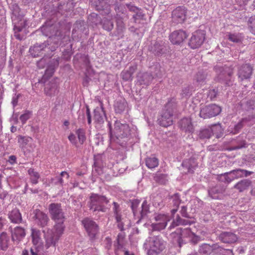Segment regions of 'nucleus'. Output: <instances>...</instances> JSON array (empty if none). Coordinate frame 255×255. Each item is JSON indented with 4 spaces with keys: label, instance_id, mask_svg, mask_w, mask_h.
<instances>
[{
    "label": "nucleus",
    "instance_id": "nucleus-22",
    "mask_svg": "<svg viewBox=\"0 0 255 255\" xmlns=\"http://www.w3.org/2000/svg\"><path fill=\"white\" fill-rule=\"evenodd\" d=\"M181 128L186 131L192 132L193 131V126L190 119L184 118L180 122Z\"/></svg>",
    "mask_w": 255,
    "mask_h": 255
},
{
    "label": "nucleus",
    "instance_id": "nucleus-41",
    "mask_svg": "<svg viewBox=\"0 0 255 255\" xmlns=\"http://www.w3.org/2000/svg\"><path fill=\"white\" fill-rule=\"evenodd\" d=\"M245 121V120H243L242 122L238 123L235 127V132L234 133H236V132H238L240 129H241L243 127V123Z\"/></svg>",
    "mask_w": 255,
    "mask_h": 255
},
{
    "label": "nucleus",
    "instance_id": "nucleus-43",
    "mask_svg": "<svg viewBox=\"0 0 255 255\" xmlns=\"http://www.w3.org/2000/svg\"><path fill=\"white\" fill-rule=\"evenodd\" d=\"M7 192L3 190H0V199L4 200L7 196Z\"/></svg>",
    "mask_w": 255,
    "mask_h": 255
},
{
    "label": "nucleus",
    "instance_id": "nucleus-46",
    "mask_svg": "<svg viewBox=\"0 0 255 255\" xmlns=\"http://www.w3.org/2000/svg\"><path fill=\"white\" fill-rule=\"evenodd\" d=\"M35 51H39V49H37L36 47H34V48H33V49L30 48V50H29L30 54H31L32 56H33L34 57H35V56H38V54L36 55V54H34V53H33V52H34Z\"/></svg>",
    "mask_w": 255,
    "mask_h": 255
},
{
    "label": "nucleus",
    "instance_id": "nucleus-33",
    "mask_svg": "<svg viewBox=\"0 0 255 255\" xmlns=\"http://www.w3.org/2000/svg\"><path fill=\"white\" fill-rule=\"evenodd\" d=\"M31 115V112L27 111L20 117V120L23 123H24L28 119L30 118Z\"/></svg>",
    "mask_w": 255,
    "mask_h": 255
},
{
    "label": "nucleus",
    "instance_id": "nucleus-21",
    "mask_svg": "<svg viewBox=\"0 0 255 255\" xmlns=\"http://www.w3.org/2000/svg\"><path fill=\"white\" fill-rule=\"evenodd\" d=\"M251 185V182L247 179L241 180L237 183L234 187L239 190L240 192H243L247 189Z\"/></svg>",
    "mask_w": 255,
    "mask_h": 255
},
{
    "label": "nucleus",
    "instance_id": "nucleus-26",
    "mask_svg": "<svg viewBox=\"0 0 255 255\" xmlns=\"http://www.w3.org/2000/svg\"><path fill=\"white\" fill-rule=\"evenodd\" d=\"M28 174L30 176V179L33 184H37L39 178V174L35 171L33 169L28 170Z\"/></svg>",
    "mask_w": 255,
    "mask_h": 255
},
{
    "label": "nucleus",
    "instance_id": "nucleus-55",
    "mask_svg": "<svg viewBox=\"0 0 255 255\" xmlns=\"http://www.w3.org/2000/svg\"><path fill=\"white\" fill-rule=\"evenodd\" d=\"M15 103H16V98H15L14 97H13L12 103H13V105L14 106H15Z\"/></svg>",
    "mask_w": 255,
    "mask_h": 255
},
{
    "label": "nucleus",
    "instance_id": "nucleus-54",
    "mask_svg": "<svg viewBox=\"0 0 255 255\" xmlns=\"http://www.w3.org/2000/svg\"><path fill=\"white\" fill-rule=\"evenodd\" d=\"M125 255H133L132 254H131V253H130L128 251H126L125 252Z\"/></svg>",
    "mask_w": 255,
    "mask_h": 255
},
{
    "label": "nucleus",
    "instance_id": "nucleus-58",
    "mask_svg": "<svg viewBox=\"0 0 255 255\" xmlns=\"http://www.w3.org/2000/svg\"><path fill=\"white\" fill-rule=\"evenodd\" d=\"M88 123L89 124H90L91 123V118H90V117L89 116V117H88Z\"/></svg>",
    "mask_w": 255,
    "mask_h": 255
},
{
    "label": "nucleus",
    "instance_id": "nucleus-37",
    "mask_svg": "<svg viewBox=\"0 0 255 255\" xmlns=\"http://www.w3.org/2000/svg\"><path fill=\"white\" fill-rule=\"evenodd\" d=\"M98 111L97 110H95L94 113V118L95 120H96L99 123H102L103 122V119L102 116L100 115V114H98Z\"/></svg>",
    "mask_w": 255,
    "mask_h": 255
},
{
    "label": "nucleus",
    "instance_id": "nucleus-61",
    "mask_svg": "<svg viewBox=\"0 0 255 255\" xmlns=\"http://www.w3.org/2000/svg\"><path fill=\"white\" fill-rule=\"evenodd\" d=\"M111 138H114V135L113 134L112 132H111Z\"/></svg>",
    "mask_w": 255,
    "mask_h": 255
},
{
    "label": "nucleus",
    "instance_id": "nucleus-23",
    "mask_svg": "<svg viewBox=\"0 0 255 255\" xmlns=\"http://www.w3.org/2000/svg\"><path fill=\"white\" fill-rule=\"evenodd\" d=\"M145 163L148 168L152 169L158 166V160L154 156H150L146 158Z\"/></svg>",
    "mask_w": 255,
    "mask_h": 255
},
{
    "label": "nucleus",
    "instance_id": "nucleus-5",
    "mask_svg": "<svg viewBox=\"0 0 255 255\" xmlns=\"http://www.w3.org/2000/svg\"><path fill=\"white\" fill-rule=\"evenodd\" d=\"M114 134L117 138H124L129 134V128L128 125L116 122L115 126Z\"/></svg>",
    "mask_w": 255,
    "mask_h": 255
},
{
    "label": "nucleus",
    "instance_id": "nucleus-63",
    "mask_svg": "<svg viewBox=\"0 0 255 255\" xmlns=\"http://www.w3.org/2000/svg\"><path fill=\"white\" fill-rule=\"evenodd\" d=\"M16 29H17V30H18V31H19V30H21V29H20V28H18L17 27V28H16Z\"/></svg>",
    "mask_w": 255,
    "mask_h": 255
},
{
    "label": "nucleus",
    "instance_id": "nucleus-60",
    "mask_svg": "<svg viewBox=\"0 0 255 255\" xmlns=\"http://www.w3.org/2000/svg\"><path fill=\"white\" fill-rule=\"evenodd\" d=\"M116 218H117V220L118 221H120V217H118V216H117L116 217Z\"/></svg>",
    "mask_w": 255,
    "mask_h": 255
},
{
    "label": "nucleus",
    "instance_id": "nucleus-12",
    "mask_svg": "<svg viewBox=\"0 0 255 255\" xmlns=\"http://www.w3.org/2000/svg\"><path fill=\"white\" fill-rule=\"evenodd\" d=\"M220 130L221 127L219 125H214L210 128L201 130L200 132L199 136L201 138H209L212 134Z\"/></svg>",
    "mask_w": 255,
    "mask_h": 255
},
{
    "label": "nucleus",
    "instance_id": "nucleus-52",
    "mask_svg": "<svg viewBox=\"0 0 255 255\" xmlns=\"http://www.w3.org/2000/svg\"><path fill=\"white\" fill-rule=\"evenodd\" d=\"M11 131L12 132H14L16 131V128L14 127L13 126H12L11 127Z\"/></svg>",
    "mask_w": 255,
    "mask_h": 255
},
{
    "label": "nucleus",
    "instance_id": "nucleus-62",
    "mask_svg": "<svg viewBox=\"0 0 255 255\" xmlns=\"http://www.w3.org/2000/svg\"><path fill=\"white\" fill-rule=\"evenodd\" d=\"M13 36L16 37V31L14 32Z\"/></svg>",
    "mask_w": 255,
    "mask_h": 255
},
{
    "label": "nucleus",
    "instance_id": "nucleus-34",
    "mask_svg": "<svg viewBox=\"0 0 255 255\" xmlns=\"http://www.w3.org/2000/svg\"><path fill=\"white\" fill-rule=\"evenodd\" d=\"M8 218L12 223H16V210L13 209L8 214Z\"/></svg>",
    "mask_w": 255,
    "mask_h": 255
},
{
    "label": "nucleus",
    "instance_id": "nucleus-38",
    "mask_svg": "<svg viewBox=\"0 0 255 255\" xmlns=\"http://www.w3.org/2000/svg\"><path fill=\"white\" fill-rule=\"evenodd\" d=\"M17 234H19L21 237H23L25 236V233L23 227H17Z\"/></svg>",
    "mask_w": 255,
    "mask_h": 255
},
{
    "label": "nucleus",
    "instance_id": "nucleus-40",
    "mask_svg": "<svg viewBox=\"0 0 255 255\" xmlns=\"http://www.w3.org/2000/svg\"><path fill=\"white\" fill-rule=\"evenodd\" d=\"M9 231L11 233V239L13 241L14 240V238L16 237V227L12 228L10 226L9 228Z\"/></svg>",
    "mask_w": 255,
    "mask_h": 255
},
{
    "label": "nucleus",
    "instance_id": "nucleus-19",
    "mask_svg": "<svg viewBox=\"0 0 255 255\" xmlns=\"http://www.w3.org/2000/svg\"><path fill=\"white\" fill-rule=\"evenodd\" d=\"M57 93V87L54 83H48L44 88V93L49 96L55 95Z\"/></svg>",
    "mask_w": 255,
    "mask_h": 255
},
{
    "label": "nucleus",
    "instance_id": "nucleus-17",
    "mask_svg": "<svg viewBox=\"0 0 255 255\" xmlns=\"http://www.w3.org/2000/svg\"><path fill=\"white\" fill-rule=\"evenodd\" d=\"M31 236L33 245L36 246L35 249L37 250L39 247H41L42 244L41 233L38 230L32 229Z\"/></svg>",
    "mask_w": 255,
    "mask_h": 255
},
{
    "label": "nucleus",
    "instance_id": "nucleus-47",
    "mask_svg": "<svg viewBox=\"0 0 255 255\" xmlns=\"http://www.w3.org/2000/svg\"><path fill=\"white\" fill-rule=\"evenodd\" d=\"M19 23L20 25L21 28L24 27L26 25V20L24 19H21Z\"/></svg>",
    "mask_w": 255,
    "mask_h": 255
},
{
    "label": "nucleus",
    "instance_id": "nucleus-45",
    "mask_svg": "<svg viewBox=\"0 0 255 255\" xmlns=\"http://www.w3.org/2000/svg\"><path fill=\"white\" fill-rule=\"evenodd\" d=\"M191 224V222H190V221H189L187 220H182V219H180L177 225H180V224L187 225V224Z\"/></svg>",
    "mask_w": 255,
    "mask_h": 255
},
{
    "label": "nucleus",
    "instance_id": "nucleus-11",
    "mask_svg": "<svg viewBox=\"0 0 255 255\" xmlns=\"http://www.w3.org/2000/svg\"><path fill=\"white\" fill-rule=\"evenodd\" d=\"M159 124L164 127H167L172 124V112L167 111L164 112L158 120Z\"/></svg>",
    "mask_w": 255,
    "mask_h": 255
},
{
    "label": "nucleus",
    "instance_id": "nucleus-49",
    "mask_svg": "<svg viewBox=\"0 0 255 255\" xmlns=\"http://www.w3.org/2000/svg\"><path fill=\"white\" fill-rule=\"evenodd\" d=\"M63 182V181L62 180V179L59 177H58L56 180L55 181H54V183L55 184H58V183H60V184H62Z\"/></svg>",
    "mask_w": 255,
    "mask_h": 255
},
{
    "label": "nucleus",
    "instance_id": "nucleus-13",
    "mask_svg": "<svg viewBox=\"0 0 255 255\" xmlns=\"http://www.w3.org/2000/svg\"><path fill=\"white\" fill-rule=\"evenodd\" d=\"M36 222L38 225L44 227L47 225L48 221L47 216L40 210H36L34 211Z\"/></svg>",
    "mask_w": 255,
    "mask_h": 255
},
{
    "label": "nucleus",
    "instance_id": "nucleus-18",
    "mask_svg": "<svg viewBox=\"0 0 255 255\" xmlns=\"http://www.w3.org/2000/svg\"><path fill=\"white\" fill-rule=\"evenodd\" d=\"M222 241L226 243H232L235 242L237 240V236L232 233H224L220 236Z\"/></svg>",
    "mask_w": 255,
    "mask_h": 255
},
{
    "label": "nucleus",
    "instance_id": "nucleus-2",
    "mask_svg": "<svg viewBox=\"0 0 255 255\" xmlns=\"http://www.w3.org/2000/svg\"><path fill=\"white\" fill-rule=\"evenodd\" d=\"M206 31L198 29L193 32L189 39L188 45L192 49L200 47L206 39Z\"/></svg>",
    "mask_w": 255,
    "mask_h": 255
},
{
    "label": "nucleus",
    "instance_id": "nucleus-9",
    "mask_svg": "<svg viewBox=\"0 0 255 255\" xmlns=\"http://www.w3.org/2000/svg\"><path fill=\"white\" fill-rule=\"evenodd\" d=\"M21 148L24 153L33 151L34 145L32 143V139L29 137H21L18 139Z\"/></svg>",
    "mask_w": 255,
    "mask_h": 255
},
{
    "label": "nucleus",
    "instance_id": "nucleus-16",
    "mask_svg": "<svg viewBox=\"0 0 255 255\" xmlns=\"http://www.w3.org/2000/svg\"><path fill=\"white\" fill-rule=\"evenodd\" d=\"M164 246L163 243L159 239L154 241L153 245L148 251L149 255H157V254L163 250Z\"/></svg>",
    "mask_w": 255,
    "mask_h": 255
},
{
    "label": "nucleus",
    "instance_id": "nucleus-7",
    "mask_svg": "<svg viewBox=\"0 0 255 255\" xmlns=\"http://www.w3.org/2000/svg\"><path fill=\"white\" fill-rule=\"evenodd\" d=\"M82 223L90 238H94L98 233V227L96 223L89 219H84Z\"/></svg>",
    "mask_w": 255,
    "mask_h": 255
},
{
    "label": "nucleus",
    "instance_id": "nucleus-27",
    "mask_svg": "<svg viewBox=\"0 0 255 255\" xmlns=\"http://www.w3.org/2000/svg\"><path fill=\"white\" fill-rule=\"evenodd\" d=\"M6 234L2 232L0 235V247L2 250H5L7 247Z\"/></svg>",
    "mask_w": 255,
    "mask_h": 255
},
{
    "label": "nucleus",
    "instance_id": "nucleus-29",
    "mask_svg": "<svg viewBox=\"0 0 255 255\" xmlns=\"http://www.w3.org/2000/svg\"><path fill=\"white\" fill-rule=\"evenodd\" d=\"M102 23L103 28L107 30H111L113 27V23L108 18H105Z\"/></svg>",
    "mask_w": 255,
    "mask_h": 255
},
{
    "label": "nucleus",
    "instance_id": "nucleus-10",
    "mask_svg": "<svg viewBox=\"0 0 255 255\" xmlns=\"http://www.w3.org/2000/svg\"><path fill=\"white\" fill-rule=\"evenodd\" d=\"M186 10L184 7H178L172 12V18L175 22L181 23L186 19Z\"/></svg>",
    "mask_w": 255,
    "mask_h": 255
},
{
    "label": "nucleus",
    "instance_id": "nucleus-6",
    "mask_svg": "<svg viewBox=\"0 0 255 255\" xmlns=\"http://www.w3.org/2000/svg\"><path fill=\"white\" fill-rule=\"evenodd\" d=\"M187 37L186 32L183 30H176L171 33L169 39L173 44H181Z\"/></svg>",
    "mask_w": 255,
    "mask_h": 255
},
{
    "label": "nucleus",
    "instance_id": "nucleus-35",
    "mask_svg": "<svg viewBox=\"0 0 255 255\" xmlns=\"http://www.w3.org/2000/svg\"><path fill=\"white\" fill-rule=\"evenodd\" d=\"M54 71V68L53 67H49L46 70L45 75L44 76V78H48L52 76Z\"/></svg>",
    "mask_w": 255,
    "mask_h": 255
},
{
    "label": "nucleus",
    "instance_id": "nucleus-14",
    "mask_svg": "<svg viewBox=\"0 0 255 255\" xmlns=\"http://www.w3.org/2000/svg\"><path fill=\"white\" fill-rule=\"evenodd\" d=\"M181 238H188L189 241L196 243L199 241V237L195 235L189 229L186 228L181 230L180 233Z\"/></svg>",
    "mask_w": 255,
    "mask_h": 255
},
{
    "label": "nucleus",
    "instance_id": "nucleus-39",
    "mask_svg": "<svg viewBox=\"0 0 255 255\" xmlns=\"http://www.w3.org/2000/svg\"><path fill=\"white\" fill-rule=\"evenodd\" d=\"M142 210L141 212V216H143L145 215L147 211V203L146 201H144L142 204Z\"/></svg>",
    "mask_w": 255,
    "mask_h": 255
},
{
    "label": "nucleus",
    "instance_id": "nucleus-42",
    "mask_svg": "<svg viewBox=\"0 0 255 255\" xmlns=\"http://www.w3.org/2000/svg\"><path fill=\"white\" fill-rule=\"evenodd\" d=\"M7 162L9 163L10 164H13L16 162V156L15 155H11L9 156Z\"/></svg>",
    "mask_w": 255,
    "mask_h": 255
},
{
    "label": "nucleus",
    "instance_id": "nucleus-64",
    "mask_svg": "<svg viewBox=\"0 0 255 255\" xmlns=\"http://www.w3.org/2000/svg\"><path fill=\"white\" fill-rule=\"evenodd\" d=\"M14 16L16 18V16L13 15V16H12V17H11V18H12V19H13V18H14Z\"/></svg>",
    "mask_w": 255,
    "mask_h": 255
},
{
    "label": "nucleus",
    "instance_id": "nucleus-15",
    "mask_svg": "<svg viewBox=\"0 0 255 255\" xmlns=\"http://www.w3.org/2000/svg\"><path fill=\"white\" fill-rule=\"evenodd\" d=\"M252 67L248 64L243 66L239 71V77L241 80L249 78L252 73Z\"/></svg>",
    "mask_w": 255,
    "mask_h": 255
},
{
    "label": "nucleus",
    "instance_id": "nucleus-36",
    "mask_svg": "<svg viewBox=\"0 0 255 255\" xmlns=\"http://www.w3.org/2000/svg\"><path fill=\"white\" fill-rule=\"evenodd\" d=\"M156 180L161 184H165L167 180V176L164 174H160L157 176Z\"/></svg>",
    "mask_w": 255,
    "mask_h": 255
},
{
    "label": "nucleus",
    "instance_id": "nucleus-51",
    "mask_svg": "<svg viewBox=\"0 0 255 255\" xmlns=\"http://www.w3.org/2000/svg\"><path fill=\"white\" fill-rule=\"evenodd\" d=\"M3 226V222L2 221V219L0 217V231L1 230Z\"/></svg>",
    "mask_w": 255,
    "mask_h": 255
},
{
    "label": "nucleus",
    "instance_id": "nucleus-44",
    "mask_svg": "<svg viewBox=\"0 0 255 255\" xmlns=\"http://www.w3.org/2000/svg\"><path fill=\"white\" fill-rule=\"evenodd\" d=\"M68 139L70 141V142L72 143H76V136L73 133H70L68 136Z\"/></svg>",
    "mask_w": 255,
    "mask_h": 255
},
{
    "label": "nucleus",
    "instance_id": "nucleus-20",
    "mask_svg": "<svg viewBox=\"0 0 255 255\" xmlns=\"http://www.w3.org/2000/svg\"><path fill=\"white\" fill-rule=\"evenodd\" d=\"M252 172L248 171L245 170L238 169L231 171L230 173V175L233 178H238L243 177L244 176H249L252 174Z\"/></svg>",
    "mask_w": 255,
    "mask_h": 255
},
{
    "label": "nucleus",
    "instance_id": "nucleus-30",
    "mask_svg": "<svg viewBox=\"0 0 255 255\" xmlns=\"http://www.w3.org/2000/svg\"><path fill=\"white\" fill-rule=\"evenodd\" d=\"M228 39L234 42H238L240 41L241 37L239 35L229 33L228 34Z\"/></svg>",
    "mask_w": 255,
    "mask_h": 255
},
{
    "label": "nucleus",
    "instance_id": "nucleus-32",
    "mask_svg": "<svg viewBox=\"0 0 255 255\" xmlns=\"http://www.w3.org/2000/svg\"><path fill=\"white\" fill-rule=\"evenodd\" d=\"M76 133L78 135L79 142L83 143L85 139V136L83 130L82 129H79L77 130Z\"/></svg>",
    "mask_w": 255,
    "mask_h": 255
},
{
    "label": "nucleus",
    "instance_id": "nucleus-25",
    "mask_svg": "<svg viewBox=\"0 0 255 255\" xmlns=\"http://www.w3.org/2000/svg\"><path fill=\"white\" fill-rule=\"evenodd\" d=\"M195 166L196 164L193 159H186L182 163V166L187 169L188 172H191Z\"/></svg>",
    "mask_w": 255,
    "mask_h": 255
},
{
    "label": "nucleus",
    "instance_id": "nucleus-31",
    "mask_svg": "<svg viewBox=\"0 0 255 255\" xmlns=\"http://www.w3.org/2000/svg\"><path fill=\"white\" fill-rule=\"evenodd\" d=\"M248 23L251 31L255 34V16L251 17L249 19Z\"/></svg>",
    "mask_w": 255,
    "mask_h": 255
},
{
    "label": "nucleus",
    "instance_id": "nucleus-28",
    "mask_svg": "<svg viewBox=\"0 0 255 255\" xmlns=\"http://www.w3.org/2000/svg\"><path fill=\"white\" fill-rule=\"evenodd\" d=\"M212 251V248L209 245L205 244L201 246L199 252L203 255H209Z\"/></svg>",
    "mask_w": 255,
    "mask_h": 255
},
{
    "label": "nucleus",
    "instance_id": "nucleus-1",
    "mask_svg": "<svg viewBox=\"0 0 255 255\" xmlns=\"http://www.w3.org/2000/svg\"><path fill=\"white\" fill-rule=\"evenodd\" d=\"M52 219L55 222V225L51 230L45 234L46 246L47 248L55 246L63 234L65 226L64 217L58 204H51L49 208Z\"/></svg>",
    "mask_w": 255,
    "mask_h": 255
},
{
    "label": "nucleus",
    "instance_id": "nucleus-59",
    "mask_svg": "<svg viewBox=\"0 0 255 255\" xmlns=\"http://www.w3.org/2000/svg\"><path fill=\"white\" fill-rule=\"evenodd\" d=\"M16 29V24L14 23L13 25V30H15Z\"/></svg>",
    "mask_w": 255,
    "mask_h": 255
},
{
    "label": "nucleus",
    "instance_id": "nucleus-56",
    "mask_svg": "<svg viewBox=\"0 0 255 255\" xmlns=\"http://www.w3.org/2000/svg\"><path fill=\"white\" fill-rule=\"evenodd\" d=\"M22 255H28V252L27 251H23Z\"/></svg>",
    "mask_w": 255,
    "mask_h": 255
},
{
    "label": "nucleus",
    "instance_id": "nucleus-3",
    "mask_svg": "<svg viewBox=\"0 0 255 255\" xmlns=\"http://www.w3.org/2000/svg\"><path fill=\"white\" fill-rule=\"evenodd\" d=\"M221 110L216 105H211L202 107L200 113V117L203 119L210 118L218 115Z\"/></svg>",
    "mask_w": 255,
    "mask_h": 255
},
{
    "label": "nucleus",
    "instance_id": "nucleus-57",
    "mask_svg": "<svg viewBox=\"0 0 255 255\" xmlns=\"http://www.w3.org/2000/svg\"><path fill=\"white\" fill-rule=\"evenodd\" d=\"M69 122L68 121H65L64 123V126H68L69 125Z\"/></svg>",
    "mask_w": 255,
    "mask_h": 255
},
{
    "label": "nucleus",
    "instance_id": "nucleus-24",
    "mask_svg": "<svg viewBox=\"0 0 255 255\" xmlns=\"http://www.w3.org/2000/svg\"><path fill=\"white\" fill-rule=\"evenodd\" d=\"M135 70V67H131L129 68V70L123 71L122 73V76L123 79L126 81L130 80L131 78L132 74L133 73Z\"/></svg>",
    "mask_w": 255,
    "mask_h": 255
},
{
    "label": "nucleus",
    "instance_id": "nucleus-8",
    "mask_svg": "<svg viewBox=\"0 0 255 255\" xmlns=\"http://www.w3.org/2000/svg\"><path fill=\"white\" fill-rule=\"evenodd\" d=\"M156 223L152 224L153 230L159 231L165 228L167 223L170 221V218L165 215H158L155 217Z\"/></svg>",
    "mask_w": 255,
    "mask_h": 255
},
{
    "label": "nucleus",
    "instance_id": "nucleus-48",
    "mask_svg": "<svg viewBox=\"0 0 255 255\" xmlns=\"http://www.w3.org/2000/svg\"><path fill=\"white\" fill-rule=\"evenodd\" d=\"M22 222L21 216L20 213H17V224Z\"/></svg>",
    "mask_w": 255,
    "mask_h": 255
},
{
    "label": "nucleus",
    "instance_id": "nucleus-4",
    "mask_svg": "<svg viewBox=\"0 0 255 255\" xmlns=\"http://www.w3.org/2000/svg\"><path fill=\"white\" fill-rule=\"evenodd\" d=\"M108 201L104 196H99L92 194L90 196V208L94 211L102 210V206L107 204Z\"/></svg>",
    "mask_w": 255,
    "mask_h": 255
},
{
    "label": "nucleus",
    "instance_id": "nucleus-53",
    "mask_svg": "<svg viewBox=\"0 0 255 255\" xmlns=\"http://www.w3.org/2000/svg\"><path fill=\"white\" fill-rule=\"evenodd\" d=\"M31 255H37V253L34 252L32 249L31 250Z\"/></svg>",
    "mask_w": 255,
    "mask_h": 255
},
{
    "label": "nucleus",
    "instance_id": "nucleus-50",
    "mask_svg": "<svg viewBox=\"0 0 255 255\" xmlns=\"http://www.w3.org/2000/svg\"><path fill=\"white\" fill-rule=\"evenodd\" d=\"M61 176L68 178L69 177V175L66 172H62L61 173Z\"/></svg>",
    "mask_w": 255,
    "mask_h": 255
}]
</instances>
